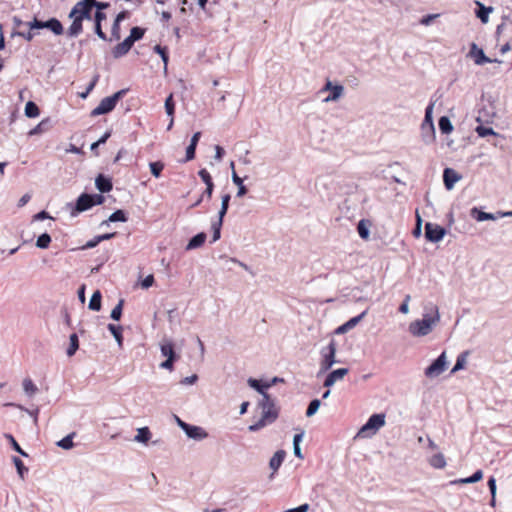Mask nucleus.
Instances as JSON below:
<instances>
[{
    "label": "nucleus",
    "instance_id": "nucleus-1",
    "mask_svg": "<svg viewBox=\"0 0 512 512\" xmlns=\"http://www.w3.org/2000/svg\"><path fill=\"white\" fill-rule=\"evenodd\" d=\"M440 314L438 307L431 306V313H424L422 319L415 320L409 324V332L415 337L428 335L439 323Z\"/></svg>",
    "mask_w": 512,
    "mask_h": 512
},
{
    "label": "nucleus",
    "instance_id": "nucleus-2",
    "mask_svg": "<svg viewBox=\"0 0 512 512\" xmlns=\"http://www.w3.org/2000/svg\"><path fill=\"white\" fill-rule=\"evenodd\" d=\"M105 201V198L101 194H88L82 193L76 200L75 205L72 206L70 215L72 217L77 216L79 213L87 211L94 206L101 205Z\"/></svg>",
    "mask_w": 512,
    "mask_h": 512
},
{
    "label": "nucleus",
    "instance_id": "nucleus-3",
    "mask_svg": "<svg viewBox=\"0 0 512 512\" xmlns=\"http://www.w3.org/2000/svg\"><path fill=\"white\" fill-rule=\"evenodd\" d=\"M128 89H121L111 96L103 98L99 105L91 111V116H99L111 112L117 102L126 95Z\"/></svg>",
    "mask_w": 512,
    "mask_h": 512
},
{
    "label": "nucleus",
    "instance_id": "nucleus-4",
    "mask_svg": "<svg viewBox=\"0 0 512 512\" xmlns=\"http://www.w3.org/2000/svg\"><path fill=\"white\" fill-rule=\"evenodd\" d=\"M385 425V415L384 414H373L369 417L367 422L360 428L357 433L359 437H371L376 434V432Z\"/></svg>",
    "mask_w": 512,
    "mask_h": 512
},
{
    "label": "nucleus",
    "instance_id": "nucleus-5",
    "mask_svg": "<svg viewBox=\"0 0 512 512\" xmlns=\"http://www.w3.org/2000/svg\"><path fill=\"white\" fill-rule=\"evenodd\" d=\"M94 5L95 0H80L72 7L68 17H74L76 15L82 21L90 20L92 18Z\"/></svg>",
    "mask_w": 512,
    "mask_h": 512
},
{
    "label": "nucleus",
    "instance_id": "nucleus-6",
    "mask_svg": "<svg viewBox=\"0 0 512 512\" xmlns=\"http://www.w3.org/2000/svg\"><path fill=\"white\" fill-rule=\"evenodd\" d=\"M336 354V344L334 340H331L329 344L321 350L322 360L320 362L319 374L328 371L334 363Z\"/></svg>",
    "mask_w": 512,
    "mask_h": 512
},
{
    "label": "nucleus",
    "instance_id": "nucleus-7",
    "mask_svg": "<svg viewBox=\"0 0 512 512\" xmlns=\"http://www.w3.org/2000/svg\"><path fill=\"white\" fill-rule=\"evenodd\" d=\"M447 367L446 352L443 351L424 371L427 378L433 379L441 375Z\"/></svg>",
    "mask_w": 512,
    "mask_h": 512
},
{
    "label": "nucleus",
    "instance_id": "nucleus-8",
    "mask_svg": "<svg viewBox=\"0 0 512 512\" xmlns=\"http://www.w3.org/2000/svg\"><path fill=\"white\" fill-rule=\"evenodd\" d=\"M258 406L261 408L262 413L265 418L277 419L279 416V410L276 407L275 400L271 398L269 394H265L262 396V399L259 401Z\"/></svg>",
    "mask_w": 512,
    "mask_h": 512
},
{
    "label": "nucleus",
    "instance_id": "nucleus-9",
    "mask_svg": "<svg viewBox=\"0 0 512 512\" xmlns=\"http://www.w3.org/2000/svg\"><path fill=\"white\" fill-rule=\"evenodd\" d=\"M329 91V95L323 99L324 103L335 102L340 99L344 94V87L341 84H333L332 81L327 80L325 85L321 88L320 92Z\"/></svg>",
    "mask_w": 512,
    "mask_h": 512
},
{
    "label": "nucleus",
    "instance_id": "nucleus-10",
    "mask_svg": "<svg viewBox=\"0 0 512 512\" xmlns=\"http://www.w3.org/2000/svg\"><path fill=\"white\" fill-rule=\"evenodd\" d=\"M446 234V229L438 224L427 222L425 224V238L432 243L441 241Z\"/></svg>",
    "mask_w": 512,
    "mask_h": 512
},
{
    "label": "nucleus",
    "instance_id": "nucleus-11",
    "mask_svg": "<svg viewBox=\"0 0 512 512\" xmlns=\"http://www.w3.org/2000/svg\"><path fill=\"white\" fill-rule=\"evenodd\" d=\"M467 56L472 58L476 65H484L486 63H492V62L501 63V61H499L497 59H491V58L487 57L485 55L483 49L479 48L478 45L474 42L471 43L470 50H469V53Z\"/></svg>",
    "mask_w": 512,
    "mask_h": 512
},
{
    "label": "nucleus",
    "instance_id": "nucleus-12",
    "mask_svg": "<svg viewBox=\"0 0 512 512\" xmlns=\"http://www.w3.org/2000/svg\"><path fill=\"white\" fill-rule=\"evenodd\" d=\"M198 175L201 180L205 183V190L202 192L203 196H206L207 200H210L214 191V182L210 173L205 169H200Z\"/></svg>",
    "mask_w": 512,
    "mask_h": 512
},
{
    "label": "nucleus",
    "instance_id": "nucleus-13",
    "mask_svg": "<svg viewBox=\"0 0 512 512\" xmlns=\"http://www.w3.org/2000/svg\"><path fill=\"white\" fill-rule=\"evenodd\" d=\"M183 431L185 432L188 438L197 441H201L208 437V433L202 427L191 424L183 426Z\"/></svg>",
    "mask_w": 512,
    "mask_h": 512
},
{
    "label": "nucleus",
    "instance_id": "nucleus-14",
    "mask_svg": "<svg viewBox=\"0 0 512 512\" xmlns=\"http://www.w3.org/2000/svg\"><path fill=\"white\" fill-rule=\"evenodd\" d=\"M133 45L134 42L129 37H126L121 43H119L112 49L113 57L115 59H118L125 56L130 51Z\"/></svg>",
    "mask_w": 512,
    "mask_h": 512
},
{
    "label": "nucleus",
    "instance_id": "nucleus-15",
    "mask_svg": "<svg viewBox=\"0 0 512 512\" xmlns=\"http://www.w3.org/2000/svg\"><path fill=\"white\" fill-rule=\"evenodd\" d=\"M461 179V175L452 168H445L443 171V181L447 190L453 189L456 182Z\"/></svg>",
    "mask_w": 512,
    "mask_h": 512
},
{
    "label": "nucleus",
    "instance_id": "nucleus-16",
    "mask_svg": "<svg viewBox=\"0 0 512 512\" xmlns=\"http://www.w3.org/2000/svg\"><path fill=\"white\" fill-rule=\"evenodd\" d=\"M349 370L347 368H338L331 371L324 380L325 387L333 386L337 381L342 380L347 375Z\"/></svg>",
    "mask_w": 512,
    "mask_h": 512
},
{
    "label": "nucleus",
    "instance_id": "nucleus-17",
    "mask_svg": "<svg viewBox=\"0 0 512 512\" xmlns=\"http://www.w3.org/2000/svg\"><path fill=\"white\" fill-rule=\"evenodd\" d=\"M366 313H367V311L365 310L361 314L349 319L347 322H345L344 324H342L341 326H339L336 329V331H335L336 334H343V333H346L349 330L353 329L364 318Z\"/></svg>",
    "mask_w": 512,
    "mask_h": 512
},
{
    "label": "nucleus",
    "instance_id": "nucleus-18",
    "mask_svg": "<svg viewBox=\"0 0 512 512\" xmlns=\"http://www.w3.org/2000/svg\"><path fill=\"white\" fill-rule=\"evenodd\" d=\"M421 139L426 145H430L435 140V126L429 124H421Z\"/></svg>",
    "mask_w": 512,
    "mask_h": 512
},
{
    "label": "nucleus",
    "instance_id": "nucleus-19",
    "mask_svg": "<svg viewBox=\"0 0 512 512\" xmlns=\"http://www.w3.org/2000/svg\"><path fill=\"white\" fill-rule=\"evenodd\" d=\"M72 20L71 25L67 29V36L74 38L80 35L83 31V21L78 18L76 15L74 17H69Z\"/></svg>",
    "mask_w": 512,
    "mask_h": 512
},
{
    "label": "nucleus",
    "instance_id": "nucleus-20",
    "mask_svg": "<svg viewBox=\"0 0 512 512\" xmlns=\"http://www.w3.org/2000/svg\"><path fill=\"white\" fill-rule=\"evenodd\" d=\"M96 188L101 193L110 192L113 188V184L110 178L105 177L103 174H99L95 179Z\"/></svg>",
    "mask_w": 512,
    "mask_h": 512
},
{
    "label": "nucleus",
    "instance_id": "nucleus-21",
    "mask_svg": "<svg viewBox=\"0 0 512 512\" xmlns=\"http://www.w3.org/2000/svg\"><path fill=\"white\" fill-rule=\"evenodd\" d=\"M286 456V452L284 450H278L275 452V454L272 456V458L269 461V467L272 469L273 473L271 474V478L273 477L274 473L280 468L282 465L284 459Z\"/></svg>",
    "mask_w": 512,
    "mask_h": 512
},
{
    "label": "nucleus",
    "instance_id": "nucleus-22",
    "mask_svg": "<svg viewBox=\"0 0 512 512\" xmlns=\"http://www.w3.org/2000/svg\"><path fill=\"white\" fill-rule=\"evenodd\" d=\"M248 385L255 389L261 396H264L267 393V389L272 387V383L262 382L261 380L249 378L247 381Z\"/></svg>",
    "mask_w": 512,
    "mask_h": 512
},
{
    "label": "nucleus",
    "instance_id": "nucleus-23",
    "mask_svg": "<svg viewBox=\"0 0 512 512\" xmlns=\"http://www.w3.org/2000/svg\"><path fill=\"white\" fill-rule=\"evenodd\" d=\"M477 9L475 11L476 16L480 19L482 23H487L489 21V14L493 11L492 7H486L480 1L475 2Z\"/></svg>",
    "mask_w": 512,
    "mask_h": 512
},
{
    "label": "nucleus",
    "instance_id": "nucleus-24",
    "mask_svg": "<svg viewBox=\"0 0 512 512\" xmlns=\"http://www.w3.org/2000/svg\"><path fill=\"white\" fill-rule=\"evenodd\" d=\"M160 351L162 356L167 359H177L178 356L174 351V345L170 340H164L160 345Z\"/></svg>",
    "mask_w": 512,
    "mask_h": 512
},
{
    "label": "nucleus",
    "instance_id": "nucleus-25",
    "mask_svg": "<svg viewBox=\"0 0 512 512\" xmlns=\"http://www.w3.org/2000/svg\"><path fill=\"white\" fill-rule=\"evenodd\" d=\"M206 237L207 236L204 232L196 234L189 240L186 246V250H193L201 247L204 244Z\"/></svg>",
    "mask_w": 512,
    "mask_h": 512
},
{
    "label": "nucleus",
    "instance_id": "nucleus-26",
    "mask_svg": "<svg viewBox=\"0 0 512 512\" xmlns=\"http://www.w3.org/2000/svg\"><path fill=\"white\" fill-rule=\"evenodd\" d=\"M471 216L478 222L497 219V217L494 214L481 211L476 207L471 209Z\"/></svg>",
    "mask_w": 512,
    "mask_h": 512
},
{
    "label": "nucleus",
    "instance_id": "nucleus-27",
    "mask_svg": "<svg viewBox=\"0 0 512 512\" xmlns=\"http://www.w3.org/2000/svg\"><path fill=\"white\" fill-rule=\"evenodd\" d=\"M128 217L124 210L118 209L114 211L107 220L101 223V226L108 225L109 222H126Z\"/></svg>",
    "mask_w": 512,
    "mask_h": 512
},
{
    "label": "nucleus",
    "instance_id": "nucleus-28",
    "mask_svg": "<svg viewBox=\"0 0 512 512\" xmlns=\"http://www.w3.org/2000/svg\"><path fill=\"white\" fill-rule=\"evenodd\" d=\"M232 182L237 185L238 191L236 196L237 197H243L247 194V187L243 183V179L236 173V171H233L231 174Z\"/></svg>",
    "mask_w": 512,
    "mask_h": 512
},
{
    "label": "nucleus",
    "instance_id": "nucleus-29",
    "mask_svg": "<svg viewBox=\"0 0 512 512\" xmlns=\"http://www.w3.org/2000/svg\"><path fill=\"white\" fill-rule=\"evenodd\" d=\"M276 420L275 419H272V418H265L263 414H261V417L258 421H256L255 423L249 425L248 427V430L250 432H257L259 431L260 429L264 428L265 426H267L268 424H272L273 422H275Z\"/></svg>",
    "mask_w": 512,
    "mask_h": 512
},
{
    "label": "nucleus",
    "instance_id": "nucleus-30",
    "mask_svg": "<svg viewBox=\"0 0 512 512\" xmlns=\"http://www.w3.org/2000/svg\"><path fill=\"white\" fill-rule=\"evenodd\" d=\"M46 29L50 30L55 35H61L64 32V27L57 18L48 19Z\"/></svg>",
    "mask_w": 512,
    "mask_h": 512
},
{
    "label": "nucleus",
    "instance_id": "nucleus-31",
    "mask_svg": "<svg viewBox=\"0 0 512 512\" xmlns=\"http://www.w3.org/2000/svg\"><path fill=\"white\" fill-rule=\"evenodd\" d=\"M102 295L99 290H96L89 301L88 308L92 311H99L101 309Z\"/></svg>",
    "mask_w": 512,
    "mask_h": 512
},
{
    "label": "nucleus",
    "instance_id": "nucleus-32",
    "mask_svg": "<svg viewBox=\"0 0 512 512\" xmlns=\"http://www.w3.org/2000/svg\"><path fill=\"white\" fill-rule=\"evenodd\" d=\"M151 438V432L148 427H142L137 430L134 441L146 444Z\"/></svg>",
    "mask_w": 512,
    "mask_h": 512
},
{
    "label": "nucleus",
    "instance_id": "nucleus-33",
    "mask_svg": "<svg viewBox=\"0 0 512 512\" xmlns=\"http://www.w3.org/2000/svg\"><path fill=\"white\" fill-rule=\"evenodd\" d=\"M483 478V472L482 470L475 471L471 476L467 478H462L459 480H455L452 482V484L461 483V484H470V483H476L480 481Z\"/></svg>",
    "mask_w": 512,
    "mask_h": 512
},
{
    "label": "nucleus",
    "instance_id": "nucleus-34",
    "mask_svg": "<svg viewBox=\"0 0 512 512\" xmlns=\"http://www.w3.org/2000/svg\"><path fill=\"white\" fill-rule=\"evenodd\" d=\"M369 226H370V222L368 220L362 219L358 222L357 231H358L359 236L362 239L366 240L369 238V235H370Z\"/></svg>",
    "mask_w": 512,
    "mask_h": 512
},
{
    "label": "nucleus",
    "instance_id": "nucleus-35",
    "mask_svg": "<svg viewBox=\"0 0 512 512\" xmlns=\"http://www.w3.org/2000/svg\"><path fill=\"white\" fill-rule=\"evenodd\" d=\"M429 464L436 469L444 468L446 466V460H445L444 455L442 453H437V454L433 455L429 459Z\"/></svg>",
    "mask_w": 512,
    "mask_h": 512
},
{
    "label": "nucleus",
    "instance_id": "nucleus-36",
    "mask_svg": "<svg viewBox=\"0 0 512 512\" xmlns=\"http://www.w3.org/2000/svg\"><path fill=\"white\" fill-rule=\"evenodd\" d=\"M79 348V339L76 333H72L69 337V347L66 351L69 357L73 356Z\"/></svg>",
    "mask_w": 512,
    "mask_h": 512
},
{
    "label": "nucleus",
    "instance_id": "nucleus-37",
    "mask_svg": "<svg viewBox=\"0 0 512 512\" xmlns=\"http://www.w3.org/2000/svg\"><path fill=\"white\" fill-rule=\"evenodd\" d=\"M438 126H439L441 133H443V134H449L453 130V125L447 116L440 117V119L438 121Z\"/></svg>",
    "mask_w": 512,
    "mask_h": 512
},
{
    "label": "nucleus",
    "instance_id": "nucleus-38",
    "mask_svg": "<svg viewBox=\"0 0 512 512\" xmlns=\"http://www.w3.org/2000/svg\"><path fill=\"white\" fill-rule=\"evenodd\" d=\"M231 196L230 194H225L221 198V207L218 212V220L224 219L225 215L227 214L228 208H229V202H230Z\"/></svg>",
    "mask_w": 512,
    "mask_h": 512
},
{
    "label": "nucleus",
    "instance_id": "nucleus-39",
    "mask_svg": "<svg viewBox=\"0 0 512 512\" xmlns=\"http://www.w3.org/2000/svg\"><path fill=\"white\" fill-rule=\"evenodd\" d=\"M23 390L28 397H32L37 393L38 388L30 378H25L23 380Z\"/></svg>",
    "mask_w": 512,
    "mask_h": 512
},
{
    "label": "nucleus",
    "instance_id": "nucleus-40",
    "mask_svg": "<svg viewBox=\"0 0 512 512\" xmlns=\"http://www.w3.org/2000/svg\"><path fill=\"white\" fill-rule=\"evenodd\" d=\"M107 328L117 341V344L121 347L123 343L122 327L114 324H108Z\"/></svg>",
    "mask_w": 512,
    "mask_h": 512
},
{
    "label": "nucleus",
    "instance_id": "nucleus-41",
    "mask_svg": "<svg viewBox=\"0 0 512 512\" xmlns=\"http://www.w3.org/2000/svg\"><path fill=\"white\" fill-rule=\"evenodd\" d=\"M25 116L28 118H35L39 115L40 110L33 101H28L25 105Z\"/></svg>",
    "mask_w": 512,
    "mask_h": 512
},
{
    "label": "nucleus",
    "instance_id": "nucleus-42",
    "mask_svg": "<svg viewBox=\"0 0 512 512\" xmlns=\"http://www.w3.org/2000/svg\"><path fill=\"white\" fill-rule=\"evenodd\" d=\"M74 436H75V433L72 432V433L68 434L67 436H65L64 438H62L61 440H59L56 443V445L64 450H69L74 446V443H73Z\"/></svg>",
    "mask_w": 512,
    "mask_h": 512
},
{
    "label": "nucleus",
    "instance_id": "nucleus-43",
    "mask_svg": "<svg viewBox=\"0 0 512 512\" xmlns=\"http://www.w3.org/2000/svg\"><path fill=\"white\" fill-rule=\"evenodd\" d=\"M154 52L159 54L161 57L163 63H164V69H167L169 55H168V49L167 47L161 46V45H155L153 48Z\"/></svg>",
    "mask_w": 512,
    "mask_h": 512
},
{
    "label": "nucleus",
    "instance_id": "nucleus-44",
    "mask_svg": "<svg viewBox=\"0 0 512 512\" xmlns=\"http://www.w3.org/2000/svg\"><path fill=\"white\" fill-rule=\"evenodd\" d=\"M222 225H223V221L222 220H216V221H213L212 224H211V229H212V241L211 242H216L217 240L220 239L221 237V228H222Z\"/></svg>",
    "mask_w": 512,
    "mask_h": 512
},
{
    "label": "nucleus",
    "instance_id": "nucleus-45",
    "mask_svg": "<svg viewBox=\"0 0 512 512\" xmlns=\"http://www.w3.org/2000/svg\"><path fill=\"white\" fill-rule=\"evenodd\" d=\"M475 131L478 134V136L482 137V138L489 136V135L498 136V133H496L492 127H487L482 124L478 125L475 128Z\"/></svg>",
    "mask_w": 512,
    "mask_h": 512
},
{
    "label": "nucleus",
    "instance_id": "nucleus-46",
    "mask_svg": "<svg viewBox=\"0 0 512 512\" xmlns=\"http://www.w3.org/2000/svg\"><path fill=\"white\" fill-rule=\"evenodd\" d=\"M145 31L144 28L139 26L132 27L128 37L135 43L143 38Z\"/></svg>",
    "mask_w": 512,
    "mask_h": 512
},
{
    "label": "nucleus",
    "instance_id": "nucleus-47",
    "mask_svg": "<svg viewBox=\"0 0 512 512\" xmlns=\"http://www.w3.org/2000/svg\"><path fill=\"white\" fill-rule=\"evenodd\" d=\"M51 243V236L48 233H42L36 240V246L40 249H46Z\"/></svg>",
    "mask_w": 512,
    "mask_h": 512
},
{
    "label": "nucleus",
    "instance_id": "nucleus-48",
    "mask_svg": "<svg viewBox=\"0 0 512 512\" xmlns=\"http://www.w3.org/2000/svg\"><path fill=\"white\" fill-rule=\"evenodd\" d=\"M150 172L155 178H159L164 169V163L161 161H155L149 163Z\"/></svg>",
    "mask_w": 512,
    "mask_h": 512
},
{
    "label": "nucleus",
    "instance_id": "nucleus-49",
    "mask_svg": "<svg viewBox=\"0 0 512 512\" xmlns=\"http://www.w3.org/2000/svg\"><path fill=\"white\" fill-rule=\"evenodd\" d=\"M467 355H468V352H466V351L462 352L458 355V357L456 359V363L451 370V373H455L464 368V366L466 364Z\"/></svg>",
    "mask_w": 512,
    "mask_h": 512
},
{
    "label": "nucleus",
    "instance_id": "nucleus-50",
    "mask_svg": "<svg viewBox=\"0 0 512 512\" xmlns=\"http://www.w3.org/2000/svg\"><path fill=\"white\" fill-rule=\"evenodd\" d=\"M12 460H13V463H14V465H15V467H16V470H17L18 475L23 479V478H24L25 473H27V472H28V468H27V467H25V465H24L23 461H22L19 457L14 456V457L12 458Z\"/></svg>",
    "mask_w": 512,
    "mask_h": 512
},
{
    "label": "nucleus",
    "instance_id": "nucleus-51",
    "mask_svg": "<svg viewBox=\"0 0 512 512\" xmlns=\"http://www.w3.org/2000/svg\"><path fill=\"white\" fill-rule=\"evenodd\" d=\"M320 405H321V401L319 399H313L312 401H310V403L307 407V410H306V416L312 417L313 415H315L317 413Z\"/></svg>",
    "mask_w": 512,
    "mask_h": 512
},
{
    "label": "nucleus",
    "instance_id": "nucleus-52",
    "mask_svg": "<svg viewBox=\"0 0 512 512\" xmlns=\"http://www.w3.org/2000/svg\"><path fill=\"white\" fill-rule=\"evenodd\" d=\"M124 300L121 299L118 304L112 309L110 317L114 321H119L122 316Z\"/></svg>",
    "mask_w": 512,
    "mask_h": 512
},
{
    "label": "nucleus",
    "instance_id": "nucleus-53",
    "mask_svg": "<svg viewBox=\"0 0 512 512\" xmlns=\"http://www.w3.org/2000/svg\"><path fill=\"white\" fill-rule=\"evenodd\" d=\"M165 110L168 116L173 117L175 113V102L173 100V95L170 94L165 100Z\"/></svg>",
    "mask_w": 512,
    "mask_h": 512
},
{
    "label": "nucleus",
    "instance_id": "nucleus-54",
    "mask_svg": "<svg viewBox=\"0 0 512 512\" xmlns=\"http://www.w3.org/2000/svg\"><path fill=\"white\" fill-rule=\"evenodd\" d=\"M48 124L49 119H44L39 124H37L33 129H31L28 134L30 136L40 134L47 129Z\"/></svg>",
    "mask_w": 512,
    "mask_h": 512
},
{
    "label": "nucleus",
    "instance_id": "nucleus-55",
    "mask_svg": "<svg viewBox=\"0 0 512 512\" xmlns=\"http://www.w3.org/2000/svg\"><path fill=\"white\" fill-rule=\"evenodd\" d=\"M5 437L10 441L13 449L18 452L20 455L27 457L28 454L20 447L15 438L11 434H5Z\"/></svg>",
    "mask_w": 512,
    "mask_h": 512
},
{
    "label": "nucleus",
    "instance_id": "nucleus-56",
    "mask_svg": "<svg viewBox=\"0 0 512 512\" xmlns=\"http://www.w3.org/2000/svg\"><path fill=\"white\" fill-rule=\"evenodd\" d=\"M434 104L430 103L426 109H425V116L421 124H429L434 125L433 118H432V112H433Z\"/></svg>",
    "mask_w": 512,
    "mask_h": 512
},
{
    "label": "nucleus",
    "instance_id": "nucleus-57",
    "mask_svg": "<svg viewBox=\"0 0 512 512\" xmlns=\"http://www.w3.org/2000/svg\"><path fill=\"white\" fill-rule=\"evenodd\" d=\"M28 27L30 28V30H33V29H46L47 27V21H41V20H38L36 17L27 23Z\"/></svg>",
    "mask_w": 512,
    "mask_h": 512
},
{
    "label": "nucleus",
    "instance_id": "nucleus-58",
    "mask_svg": "<svg viewBox=\"0 0 512 512\" xmlns=\"http://www.w3.org/2000/svg\"><path fill=\"white\" fill-rule=\"evenodd\" d=\"M111 136V131H107L99 140L92 143L90 146L91 151H95L101 144L106 143V141Z\"/></svg>",
    "mask_w": 512,
    "mask_h": 512
},
{
    "label": "nucleus",
    "instance_id": "nucleus-59",
    "mask_svg": "<svg viewBox=\"0 0 512 512\" xmlns=\"http://www.w3.org/2000/svg\"><path fill=\"white\" fill-rule=\"evenodd\" d=\"M195 152H196V147L189 144L188 147L186 148V156H185L184 162L193 160L195 158Z\"/></svg>",
    "mask_w": 512,
    "mask_h": 512
},
{
    "label": "nucleus",
    "instance_id": "nucleus-60",
    "mask_svg": "<svg viewBox=\"0 0 512 512\" xmlns=\"http://www.w3.org/2000/svg\"><path fill=\"white\" fill-rule=\"evenodd\" d=\"M14 36H20V37H23L26 41H32L35 34L32 33L31 31H28V32L15 31L12 33V37H14Z\"/></svg>",
    "mask_w": 512,
    "mask_h": 512
},
{
    "label": "nucleus",
    "instance_id": "nucleus-61",
    "mask_svg": "<svg viewBox=\"0 0 512 512\" xmlns=\"http://www.w3.org/2000/svg\"><path fill=\"white\" fill-rule=\"evenodd\" d=\"M439 14H428L421 18L420 24L424 26H428L432 23V21L437 18Z\"/></svg>",
    "mask_w": 512,
    "mask_h": 512
},
{
    "label": "nucleus",
    "instance_id": "nucleus-62",
    "mask_svg": "<svg viewBox=\"0 0 512 512\" xmlns=\"http://www.w3.org/2000/svg\"><path fill=\"white\" fill-rule=\"evenodd\" d=\"M111 36L113 39L115 40H119L121 35H120V25L118 23H114L112 24V27H111Z\"/></svg>",
    "mask_w": 512,
    "mask_h": 512
},
{
    "label": "nucleus",
    "instance_id": "nucleus-63",
    "mask_svg": "<svg viewBox=\"0 0 512 512\" xmlns=\"http://www.w3.org/2000/svg\"><path fill=\"white\" fill-rule=\"evenodd\" d=\"M154 283V276L152 274L150 275H147L143 280H142V287L147 289L149 287H151Z\"/></svg>",
    "mask_w": 512,
    "mask_h": 512
},
{
    "label": "nucleus",
    "instance_id": "nucleus-64",
    "mask_svg": "<svg viewBox=\"0 0 512 512\" xmlns=\"http://www.w3.org/2000/svg\"><path fill=\"white\" fill-rule=\"evenodd\" d=\"M309 510V504L305 503L298 507L285 510L284 512H307Z\"/></svg>",
    "mask_w": 512,
    "mask_h": 512
}]
</instances>
